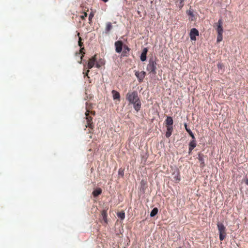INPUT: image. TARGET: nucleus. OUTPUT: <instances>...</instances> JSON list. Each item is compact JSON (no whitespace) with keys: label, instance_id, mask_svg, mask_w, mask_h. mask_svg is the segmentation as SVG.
Listing matches in <instances>:
<instances>
[{"label":"nucleus","instance_id":"34","mask_svg":"<svg viewBox=\"0 0 248 248\" xmlns=\"http://www.w3.org/2000/svg\"><path fill=\"white\" fill-rule=\"evenodd\" d=\"M96 66L97 67L99 68V67H100V65H99L98 64H97H97H96Z\"/></svg>","mask_w":248,"mask_h":248},{"label":"nucleus","instance_id":"4","mask_svg":"<svg viewBox=\"0 0 248 248\" xmlns=\"http://www.w3.org/2000/svg\"><path fill=\"white\" fill-rule=\"evenodd\" d=\"M189 35L191 40L195 41L196 37L199 36V31L196 29L193 28L190 30Z\"/></svg>","mask_w":248,"mask_h":248},{"label":"nucleus","instance_id":"17","mask_svg":"<svg viewBox=\"0 0 248 248\" xmlns=\"http://www.w3.org/2000/svg\"><path fill=\"white\" fill-rule=\"evenodd\" d=\"M102 217L105 223L107 222V212L105 211H103L101 213Z\"/></svg>","mask_w":248,"mask_h":248},{"label":"nucleus","instance_id":"37","mask_svg":"<svg viewBox=\"0 0 248 248\" xmlns=\"http://www.w3.org/2000/svg\"><path fill=\"white\" fill-rule=\"evenodd\" d=\"M125 48H126V49H127V50H129V48H128V47H127V46H126V47H125Z\"/></svg>","mask_w":248,"mask_h":248},{"label":"nucleus","instance_id":"15","mask_svg":"<svg viewBox=\"0 0 248 248\" xmlns=\"http://www.w3.org/2000/svg\"><path fill=\"white\" fill-rule=\"evenodd\" d=\"M101 192L102 190L100 188H97L93 191V194L94 197H97L101 194Z\"/></svg>","mask_w":248,"mask_h":248},{"label":"nucleus","instance_id":"3","mask_svg":"<svg viewBox=\"0 0 248 248\" xmlns=\"http://www.w3.org/2000/svg\"><path fill=\"white\" fill-rule=\"evenodd\" d=\"M217 228L219 233V239L223 240L226 235L225 231V227L224 225L220 222H218L217 224Z\"/></svg>","mask_w":248,"mask_h":248},{"label":"nucleus","instance_id":"12","mask_svg":"<svg viewBox=\"0 0 248 248\" xmlns=\"http://www.w3.org/2000/svg\"><path fill=\"white\" fill-rule=\"evenodd\" d=\"M172 129H173V128L171 126H168L167 127V131L166 132V137L169 138L170 136Z\"/></svg>","mask_w":248,"mask_h":248},{"label":"nucleus","instance_id":"8","mask_svg":"<svg viewBox=\"0 0 248 248\" xmlns=\"http://www.w3.org/2000/svg\"><path fill=\"white\" fill-rule=\"evenodd\" d=\"M222 22L221 19H219L217 22V34H222L223 30L222 27Z\"/></svg>","mask_w":248,"mask_h":248},{"label":"nucleus","instance_id":"30","mask_svg":"<svg viewBox=\"0 0 248 248\" xmlns=\"http://www.w3.org/2000/svg\"><path fill=\"white\" fill-rule=\"evenodd\" d=\"M199 160L201 162V163L203 164V160L202 157H199Z\"/></svg>","mask_w":248,"mask_h":248},{"label":"nucleus","instance_id":"19","mask_svg":"<svg viewBox=\"0 0 248 248\" xmlns=\"http://www.w3.org/2000/svg\"><path fill=\"white\" fill-rule=\"evenodd\" d=\"M186 13L188 15L190 16V17H191V20H192V18L194 16L193 11L191 10H189L188 11H187Z\"/></svg>","mask_w":248,"mask_h":248},{"label":"nucleus","instance_id":"21","mask_svg":"<svg viewBox=\"0 0 248 248\" xmlns=\"http://www.w3.org/2000/svg\"><path fill=\"white\" fill-rule=\"evenodd\" d=\"M222 40V34H217V43L220 42Z\"/></svg>","mask_w":248,"mask_h":248},{"label":"nucleus","instance_id":"5","mask_svg":"<svg viewBox=\"0 0 248 248\" xmlns=\"http://www.w3.org/2000/svg\"><path fill=\"white\" fill-rule=\"evenodd\" d=\"M115 50L117 53H120L122 50L123 43L122 41H117L115 43Z\"/></svg>","mask_w":248,"mask_h":248},{"label":"nucleus","instance_id":"22","mask_svg":"<svg viewBox=\"0 0 248 248\" xmlns=\"http://www.w3.org/2000/svg\"><path fill=\"white\" fill-rule=\"evenodd\" d=\"M118 174L119 176L123 177L124 175V170L120 169L118 171Z\"/></svg>","mask_w":248,"mask_h":248},{"label":"nucleus","instance_id":"2","mask_svg":"<svg viewBox=\"0 0 248 248\" xmlns=\"http://www.w3.org/2000/svg\"><path fill=\"white\" fill-rule=\"evenodd\" d=\"M156 63L153 60H150L149 62V63L147 66V70L153 75H155L156 73Z\"/></svg>","mask_w":248,"mask_h":248},{"label":"nucleus","instance_id":"39","mask_svg":"<svg viewBox=\"0 0 248 248\" xmlns=\"http://www.w3.org/2000/svg\"><path fill=\"white\" fill-rule=\"evenodd\" d=\"M78 35L79 36V33H78Z\"/></svg>","mask_w":248,"mask_h":248},{"label":"nucleus","instance_id":"33","mask_svg":"<svg viewBox=\"0 0 248 248\" xmlns=\"http://www.w3.org/2000/svg\"><path fill=\"white\" fill-rule=\"evenodd\" d=\"M245 183H246V184L248 186V179H247L246 180Z\"/></svg>","mask_w":248,"mask_h":248},{"label":"nucleus","instance_id":"36","mask_svg":"<svg viewBox=\"0 0 248 248\" xmlns=\"http://www.w3.org/2000/svg\"><path fill=\"white\" fill-rule=\"evenodd\" d=\"M89 72V70H88L87 71V72L86 73V75H87V76L88 75V73Z\"/></svg>","mask_w":248,"mask_h":248},{"label":"nucleus","instance_id":"35","mask_svg":"<svg viewBox=\"0 0 248 248\" xmlns=\"http://www.w3.org/2000/svg\"><path fill=\"white\" fill-rule=\"evenodd\" d=\"M102 1H103L104 2H106L108 1V0H102Z\"/></svg>","mask_w":248,"mask_h":248},{"label":"nucleus","instance_id":"10","mask_svg":"<svg viewBox=\"0 0 248 248\" xmlns=\"http://www.w3.org/2000/svg\"><path fill=\"white\" fill-rule=\"evenodd\" d=\"M111 93L113 100L120 101V94L119 92L115 90H112Z\"/></svg>","mask_w":248,"mask_h":248},{"label":"nucleus","instance_id":"24","mask_svg":"<svg viewBox=\"0 0 248 248\" xmlns=\"http://www.w3.org/2000/svg\"><path fill=\"white\" fill-rule=\"evenodd\" d=\"M184 125H185L186 130L188 133V134H189L191 133L192 131H191V130L190 129L187 128V125L185 123Z\"/></svg>","mask_w":248,"mask_h":248},{"label":"nucleus","instance_id":"7","mask_svg":"<svg viewBox=\"0 0 248 248\" xmlns=\"http://www.w3.org/2000/svg\"><path fill=\"white\" fill-rule=\"evenodd\" d=\"M145 74L146 73L144 71H141L140 72L136 71L135 72V76L137 77L139 80L141 82L144 78Z\"/></svg>","mask_w":248,"mask_h":248},{"label":"nucleus","instance_id":"27","mask_svg":"<svg viewBox=\"0 0 248 248\" xmlns=\"http://www.w3.org/2000/svg\"><path fill=\"white\" fill-rule=\"evenodd\" d=\"M87 16V14L86 13H84V15L81 16V18L82 19H84Z\"/></svg>","mask_w":248,"mask_h":248},{"label":"nucleus","instance_id":"6","mask_svg":"<svg viewBox=\"0 0 248 248\" xmlns=\"http://www.w3.org/2000/svg\"><path fill=\"white\" fill-rule=\"evenodd\" d=\"M96 55H95L89 60L87 64V66L89 69H91L94 65L95 62L96 60Z\"/></svg>","mask_w":248,"mask_h":248},{"label":"nucleus","instance_id":"38","mask_svg":"<svg viewBox=\"0 0 248 248\" xmlns=\"http://www.w3.org/2000/svg\"><path fill=\"white\" fill-rule=\"evenodd\" d=\"M84 49V48H81V49L80 51H82V49Z\"/></svg>","mask_w":248,"mask_h":248},{"label":"nucleus","instance_id":"31","mask_svg":"<svg viewBox=\"0 0 248 248\" xmlns=\"http://www.w3.org/2000/svg\"><path fill=\"white\" fill-rule=\"evenodd\" d=\"M217 67L218 68H222V64L220 63H218L217 64Z\"/></svg>","mask_w":248,"mask_h":248},{"label":"nucleus","instance_id":"32","mask_svg":"<svg viewBox=\"0 0 248 248\" xmlns=\"http://www.w3.org/2000/svg\"><path fill=\"white\" fill-rule=\"evenodd\" d=\"M194 148H191V147H189V152H191Z\"/></svg>","mask_w":248,"mask_h":248},{"label":"nucleus","instance_id":"26","mask_svg":"<svg viewBox=\"0 0 248 248\" xmlns=\"http://www.w3.org/2000/svg\"><path fill=\"white\" fill-rule=\"evenodd\" d=\"M78 45L80 47L82 46V43H81V38L80 37H79L78 39Z\"/></svg>","mask_w":248,"mask_h":248},{"label":"nucleus","instance_id":"14","mask_svg":"<svg viewBox=\"0 0 248 248\" xmlns=\"http://www.w3.org/2000/svg\"><path fill=\"white\" fill-rule=\"evenodd\" d=\"M166 122L169 126H171L173 124V120L171 117H167Z\"/></svg>","mask_w":248,"mask_h":248},{"label":"nucleus","instance_id":"23","mask_svg":"<svg viewBox=\"0 0 248 248\" xmlns=\"http://www.w3.org/2000/svg\"><path fill=\"white\" fill-rule=\"evenodd\" d=\"M184 0H176V2L177 3L179 2V6L182 7L183 6V2Z\"/></svg>","mask_w":248,"mask_h":248},{"label":"nucleus","instance_id":"18","mask_svg":"<svg viewBox=\"0 0 248 248\" xmlns=\"http://www.w3.org/2000/svg\"><path fill=\"white\" fill-rule=\"evenodd\" d=\"M117 216L119 218L123 220L125 217V214L124 212H119L117 213Z\"/></svg>","mask_w":248,"mask_h":248},{"label":"nucleus","instance_id":"25","mask_svg":"<svg viewBox=\"0 0 248 248\" xmlns=\"http://www.w3.org/2000/svg\"><path fill=\"white\" fill-rule=\"evenodd\" d=\"M174 179L176 181H180V176L179 175V174H177L175 175V176H174Z\"/></svg>","mask_w":248,"mask_h":248},{"label":"nucleus","instance_id":"11","mask_svg":"<svg viewBox=\"0 0 248 248\" xmlns=\"http://www.w3.org/2000/svg\"><path fill=\"white\" fill-rule=\"evenodd\" d=\"M89 111H87V112L85 113L86 116V120H87V124L86 125V127H90L91 126V121H92V118L90 116H89Z\"/></svg>","mask_w":248,"mask_h":248},{"label":"nucleus","instance_id":"16","mask_svg":"<svg viewBox=\"0 0 248 248\" xmlns=\"http://www.w3.org/2000/svg\"><path fill=\"white\" fill-rule=\"evenodd\" d=\"M158 212V209L157 208H154L150 213V217H153L155 216Z\"/></svg>","mask_w":248,"mask_h":248},{"label":"nucleus","instance_id":"29","mask_svg":"<svg viewBox=\"0 0 248 248\" xmlns=\"http://www.w3.org/2000/svg\"><path fill=\"white\" fill-rule=\"evenodd\" d=\"M189 135L192 138L193 140H195V137H194V136L193 133L192 132L191 133L189 134Z\"/></svg>","mask_w":248,"mask_h":248},{"label":"nucleus","instance_id":"28","mask_svg":"<svg viewBox=\"0 0 248 248\" xmlns=\"http://www.w3.org/2000/svg\"><path fill=\"white\" fill-rule=\"evenodd\" d=\"M93 14H90V15H89V20L90 21H91V20H92V18H93Z\"/></svg>","mask_w":248,"mask_h":248},{"label":"nucleus","instance_id":"1","mask_svg":"<svg viewBox=\"0 0 248 248\" xmlns=\"http://www.w3.org/2000/svg\"><path fill=\"white\" fill-rule=\"evenodd\" d=\"M126 98L130 104L133 105L136 111H138L140 109L141 103L136 91L128 92L126 95Z\"/></svg>","mask_w":248,"mask_h":248},{"label":"nucleus","instance_id":"20","mask_svg":"<svg viewBox=\"0 0 248 248\" xmlns=\"http://www.w3.org/2000/svg\"><path fill=\"white\" fill-rule=\"evenodd\" d=\"M189 146L190 147H191V148H195L196 146V141L195 140H192L189 143Z\"/></svg>","mask_w":248,"mask_h":248},{"label":"nucleus","instance_id":"9","mask_svg":"<svg viewBox=\"0 0 248 248\" xmlns=\"http://www.w3.org/2000/svg\"><path fill=\"white\" fill-rule=\"evenodd\" d=\"M148 52V49L146 47H145L142 50V52L140 55V60L142 62H144L146 60V55Z\"/></svg>","mask_w":248,"mask_h":248},{"label":"nucleus","instance_id":"13","mask_svg":"<svg viewBox=\"0 0 248 248\" xmlns=\"http://www.w3.org/2000/svg\"><path fill=\"white\" fill-rule=\"evenodd\" d=\"M112 26L110 22H107L105 28V31L106 33L108 32L112 29Z\"/></svg>","mask_w":248,"mask_h":248}]
</instances>
